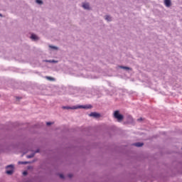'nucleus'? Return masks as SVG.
Here are the masks:
<instances>
[{
  "label": "nucleus",
  "instance_id": "nucleus-20",
  "mask_svg": "<svg viewBox=\"0 0 182 182\" xmlns=\"http://www.w3.org/2000/svg\"><path fill=\"white\" fill-rule=\"evenodd\" d=\"M141 120H143V118H139L137 119L138 122H141Z\"/></svg>",
  "mask_w": 182,
  "mask_h": 182
},
{
  "label": "nucleus",
  "instance_id": "nucleus-22",
  "mask_svg": "<svg viewBox=\"0 0 182 182\" xmlns=\"http://www.w3.org/2000/svg\"><path fill=\"white\" fill-rule=\"evenodd\" d=\"M52 62L55 63V62H56V61H55V60H53Z\"/></svg>",
  "mask_w": 182,
  "mask_h": 182
},
{
  "label": "nucleus",
  "instance_id": "nucleus-19",
  "mask_svg": "<svg viewBox=\"0 0 182 182\" xmlns=\"http://www.w3.org/2000/svg\"><path fill=\"white\" fill-rule=\"evenodd\" d=\"M46 124L47 126H50V124H52V122H47Z\"/></svg>",
  "mask_w": 182,
  "mask_h": 182
},
{
  "label": "nucleus",
  "instance_id": "nucleus-14",
  "mask_svg": "<svg viewBox=\"0 0 182 182\" xmlns=\"http://www.w3.org/2000/svg\"><path fill=\"white\" fill-rule=\"evenodd\" d=\"M50 48H51V49H58V48H57V47L52 46H50Z\"/></svg>",
  "mask_w": 182,
  "mask_h": 182
},
{
  "label": "nucleus",
  "instance_id": "nucleus-3",
  "mask_svg": "<svg viewBox=\"0 0 182 182\" xmlns=\"http://www.w3.org/2000/svg\"><path fill=\"white\" fill-rule=\"evenodd\" d=\"M72 109H92V105L73 107Z\"/></svg>",
  "mask_w": 182,
  "mask_h": 182
},
{
  "label": "nucleus",
  "instance_id": "nucleus-16",
  "mask_svg": "<svg viewBox=\"0 0 182 182\" xmlns=\"http://www.w3.org/2000/svg\"><path fill=\"white\" fill-rule=\"evenodd\" d=\"M60 178H65V176H63V174H60Z\"/></svg>",
  "mask_w": 182,
  "mask_h": 182
},
{
  "label": "nucleus",
  "instance_id": "nucleus-15",
  "mask_svg": "<svg viewBox=\"0 0 182 182\" xmlns=\"http://www.w3.org/2000/svg\"><path fill=\"white\" fill-rule=\"evenodd\" d=\"M68 177L70 178H72L73 177V175L72 173L68 174Z\"/></svg>",
  "mask_w": 182,
  "mask_h": 182
},
{
  "label": "nucleus",
  "instance_id": "nucleus-10",
  "mask_svg": "<svg viewBox=\"0 0 182 182\" xmlns=\"http://www.w3.org/2000/svg\"><path fill=\"white\" fill-rule=\"evenodd\" d=\"M46 79H47V80H51V81H54L55 80V78H53L52 77H48V76H46Z\"/></svg>",
  "mask_w": 182,
  "mask_h": 182
},
{
  "label": "nucleus",
  "instance_id": "nucleus-6",
  "mask_svg": "<svg viewBox=\"0 0 182 182\" xmlns=\"http://www.w3.org/2000/svg\"><path fill=\"white\" fill-rule=\"evenodd\" d=\"M82 8H84V9H90L89 4H87V3H84V4H82Z\"/></svg>",
  "mask_w": 182,
  "mask_h": 182
},
{
  "label": "nucleus",
  "instance_id": "nucleus-18",
  "mask_svg": "<svg viewBox=\"0 0 182 182\" xmlns=\"http://www.w3.org/2000/svg\"><path fill=\"white\" fill-rule=\"evenodd\" d=\"M20 164H27L28 162H19Z\"/></svg>",
  "mask_w": 182,
  "mask_h": 182
},
{
  "label": "nucleus",
  "instance_id": "nucleus-17",
  "mask_svg": "<svg viewBox=\"0 0 182 182\" xmlns=\"http://www.w3.org/2000/svg\"><path fill=\"white\" fill-rule=\"evenodd\" d=\"M23 176H26L28 174V172L27 171H23Z\"/></svg>",
  "mask_w": 182,
  "mask_h": 182
},
{
  "label": "nucleus",
  "instance_id": "nucleus-5",
  "mask_svg": "<svg viewBox=\"0 0 182 182\" xmlns=\"http://www.w3.org/2000/svg\"><path fill=\"white\" fill-rule=\"evenodd\" d=\"M164 4L166 6H170V5H171V1L170 0H165Z\"/></svg>",
  "mask_w": 182,
  "mask_h": 182
},
{
  "label": "nucleus",
  "instance_id": "nucleus-13",
  "mask_svg": "<svg viewBox=\"0 0 182 182\" xmlns=\"http://www.w3.org/2000/svg\"><path fill=\"white\" fill-rule=\"evenodd\" d=\"M34 154H31V155H29L28 156V159H32V157H33Z\"/></svg>",
  "mask_w": 182,
  "mask_h": 182
},
{
  "label": "nucleus",
  "instance_id": "nucleus-9",
  "mask_svg": "<svg viewBox=\"0 0 182 182\" xmlns=\"http://www.w3.org/2000/svg\"><path fill=\"white\" fill-rule=\"evenodd\" d=\"M119 68L121 69H125L126 70H132V68H130L129 67L120 66Z\"/></svg>",
  "mask_w": 182,
  "mask_h": 182
},
{
  "label": "nucleus",
  "instance_id": "nucleus-11",
  "mask_svg": "<svg viewBox=\"0 0 182 182\" xmlns=\"http://www.w3.org/2000/svg\"><path fill=\"white\" fill-rule=\"evenodd\" d=\"M36 2L37 4H38L39 5H42V4H43V2L42 1V0H36Z\"/></svg>",
  "mask_w": 182,
  "mask_h": 182
},
{
  "label": "nucleus",
  "instance_id": "nucleus-8",
  "mask_svg": "<svg viewBox=\"0 0 182 182\" xmlns=\"http://www.w3.org/2000/svg\"><path fill=\"white\" fill-rule=\"evenodd\" d=\"M31 38L33 40V41H38V36L35 35V34H32Z\"/></svg>",
  "mask_w": 182,
  "mask_h": 182
},
{
  "label": "nucleus",
  "instance_id": "nucleus-7",
  "mask_svg": "<svg viewBox=\"0 0 182 182\" xmlns=\"http://www.w3.org/2000/svg\"><path fill=\"white\" fill-rule=\"evenodd\" d=\"M143 143H140V142H136L135 144H134V146H136V147H141L143 146Z\"/></svg>",
  "mask_w": 182,
  "mask_h": 182
},
{
  "label": "nucleus",
  "instance_id": "nucleus-23",
  "mask_svg": "<svg viewBox=\"0 0 182 182\" xmlns=\"http://www.w3.org/2000/svg\"><path fill=\"white\" fill-rule=\"evenodd\" d=\"M0 16H2V15L0 14Z\"/></svg>",
  "mask_w": 182,
  "mask_h": 182
},
{
  "label": "nucleus",
  "instance_id": "nucleus-1",
  "mask_svg": "<svg viewBox=\"0 0 182 182\" xmlns=\"http://www.w3.org/2000/svg\"><path fill=\"white\" fill-rule=\"evenodd\" d=\"M114 117L118 120V122H122L123 120V115L120 114L119 110H117L114 112Z\"/></svg>",
  "mask_w": 182,
  "mask_h": 182
},
{
  "label": "nucleus",
  "instance_id": "nucleus-4",
  "mask_svg": "<svg viewBox=\"0 0 182 182\" xmlns=\"http://www.w3.org/2000/svg\"><path fill=\"white\" fill-rule=\"evenodd\" d=\"M89 116H90V117H96V118H97V117H100V114L97 113V112H91V113L89 114Z\"/></svg>",
  "mask_w": 182,
  "mask_h": 182
},
{
  "label": "nucleus",
  "instance_id": "nucleus-2",
  "mask_svg": "<svg viewBox=\"0 0 182 182\" xmlns=\"http://www.w3.org/2000/svg\"><path fill=\"white\" fill-rule=\"evenodd\" d=\"M6 168H9L6 171V174H9V176L14 174V165L7 166Z\"/></svg>",
  "mask_w": 182,
  "mask_h": 182
},
{
  "label": "nucleus",
  "instance_id": "nucleus-12",
  "mask_svg": "<svg viewBox=\"0 0 182 182\" xmlns=\"http://www.w3.org/2000/svg\"><path fill=\"white\" fill-rule=\"evenodd\" d=\"M105 19L106 21H112V17H110L109 16H106Z\"/></svg>",
  "mask_w": 182,
  "mask_h": 182
},
{
  "label": "nucleus",
  "instance_id": "nucleus-21",
  "mask_svg": "<svg viewBox=\"0 0 182 182\" xmlns=\"http://www.w3.org/2000/svg\"><path fill=\"white\" fill-rule=\"evenodd\" d=\"M63 109H70V107H63Z\"/></svg>",
  "mask_w": 182,
  "mask_h": 182
}]
</instances>
